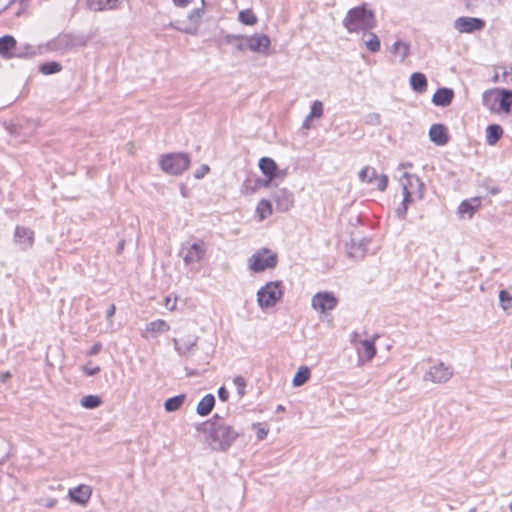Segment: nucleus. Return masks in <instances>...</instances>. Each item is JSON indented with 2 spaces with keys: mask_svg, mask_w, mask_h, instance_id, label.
Instances as JSON below:
<instances>
[{
  "mask_svg": "<svg viewBox=\"0 0 512 512\" xmlns=\"http://www.w3.org/2000/svg\"><path fill=\"white\" fill-rule=\"evenodd\" d=\"M198 430L207 435L209 446L215 451L228 450L239 436V433L219 414H214L209 420L203 422Z\"/></svg>",
  "mask_w": 512,
  "mask_h": 512,
  "instance_id": "f257e3e1",
  "label": "nucleus"
},
{
  "mask_svg": "<svg viewBox=\"0 0 512 512\" xmlns=\"http://www.w3.org/2000/svg\"><path fill=\"white\" fill-rule=\"evenodd\" d=\"M376 25L375 14L367 7V4L349 9L343 19V26L349 33L370 31L375 28Z\"/></svg>",
  "mask_w": 512,
  "mask_h": 512,
  "instance_id": "f03ea898",
  "label": "nucleus"
},
{
  "mask_svg": "<svg viewBox=\"0 0 512 512\" xmlns=\"http://www.w3.org/2000/svg\"><path fill=\"white\" fill-rule=\"evenodd\" d=\"M89 37L84 34L60 33L57 37L47 42L50 51L66 52L76 47L87 45Z\"/></svg>",
  "mask_w": 512,
  "mask_h": 512,
  "instance_id": "7ed1b4c3",
  "label": "nucleus"
},
{
  "mask_svg": "<svg viewBox=\"0 0 512 512\" xmlns=\"http://www.w3.org/2000/svg\"><path fill=\"white\" fill-rule=\"evenodd\" d=\"M197 340V337L183 341L173 339L174 348L180 356L185 357L187 360H194L195 362H197L198 365L207 366L210 361V355L208 353L199 355L196 358V352L198 349Z\"/></svg>",
  "mask_w": 512,
  "mask_h": 512,
  "instance_id": "20e7f679",
  "label": "nucleus"
},
{
  "mask_svg": "<svg viewBox=\"0 0 512 512\" xmlns=\"http://www.w3.org/2000/svg\"><path fill=\"white\" fill-rule=\"evenodd\" d=\"M161 168L168 174L180 175L188 169L190 156L187 153H171L162 157Z\"/></svg>",
  "mask_w": 512,
  "mask_h": 512,
  "instance_id": "39448f33",
  "label": "nucleus"
},
{
  "mask_svg": "<svg viewBox=\"0 0 512 512\" xmlns=\"http://www.w3.org/2000/svg\"><path fill=\"white\" fill-rule=\"evenodd\" d=\"M281 282L272 281L261 287L257 292L258 305L264 308L273 307L281 298Z\"/></svg>",
  "mask_w": 512,
  "mask_h": 512,
  "instance_id": "423d86ee",
  "label": "nucleus"
},
{
  "mask_svg": "<svg viewBox=\"0 0 512 512\" xmlns=\"http://www.w3.org/2000/svg\"><path fill=\"white\" fill-rule=\"evenodd\" d=\"M277 262V254L265 248L257 251L249 258V267L252 271L258 273L266 269L275 268Z\"/></svg>",
  "mask_w": 512,
  "mask_h": 512,
  "instance_id": "0eeeda50",
  "label": "nucleus"
},
{
  "mask_svg": "<svg viewBox=\"0 0 512 512\" xmlns=\"http://www.w3.org/2000/svg\"><path fill=\"white\" fill-rule=\"evenodd\" d=\"M403 193L408 192L409 196L416 195L419 199L424 196V184L420 178L415 174L404 172L400 178Z\"/></svg>",
  "mask_w": 512,
  "mask_h": 512,
  "instance_id": "6e6552de",
  "label": "nucleus"
},
{
  "mask_svg": "<svg viewBox=\"0 0 512 512\" xmlns=\"http://www.w3.org/2000/svg\"><path fill=\"white\" fill-rule=\"evenodd\" d=\"M453 376V369L443 362H439L429 368L424 375V380L433 383H446Z\"/></svg>",
  "mask_w": 512,
  "mask_h": 512,
  "instance_id": "1a4fd4ad",
  "label": "nucleus"
},
{
  "mask_svg": "<svg viewBox=\"0 0 512 512\" xmlns=\"http://www.w3.org/2000/svg\"><path fill=\"white\" fill-rule=\"evenodd\" d=\"M33 54V51L23 52L17 49V42L11 35H4L0 37V55L5 58L24 57Z\"/></svg>",
  "mask_w": 512,
  "mask_h": 512,
  "instance_id": "9d476101",
  "label": "nucleus"
},
{
  "mask_svg": "<svg viewBox=\"0 0 512 512\" xmlns=\"http://www.w3.org/2000/svg\"><path fill=\"white\" fill-rule=\"evenodd\" d=\"M484 26L485 21L475 17H459L454 21V28L460 33H473Z\"/></svg>",
  "mask_w": 512,
  "mask_h": 512,
  "instance_id": "9b49d317",
  "label": "nucleus"
},
{
  "mask_svg": "<svg viewBox=\"0 0 512 512\" xmlns=\"http://www.w3.org/2000/svg\"><path fill=\"white\" fill-rule=\"evenodd\" d=\"M271 41L266 34L246 36L247 49L252 52L267 54Z\"/></svg>",
  "mask_w": 512,
  "mask_h": 512,
  "instance_id": "f8f14e48",
  "label": "nucleus"
},
{
  "mask_svg": "<svg viewBox=\"0 0 512 512\" xmlns=\"http://www.w3.org/2000/svg\"><path fill=\"white\" fill-rule=\"evenodd\" d=\"M14 242L18 244L24 251L30 249L34 243L33 230L24 226H16L14 232Z\"/></svg>",
  "mask_w": 512,
  "mask_h": 512,
  "instance_id": "ddd939ff",
  "label": "nucleus"
},
{
  "mask_svg": "<svg viewBox=\"0 0 512 512\" xmlns=\"http://www.w3.org/2000/svg\"><path fill=\"white\" fill-rule=\"evenodd\" d=\"M206 254V248L203 241L194 242L187 249L186 254L183 256V261L186 265L200 262Z\"/></svg>",
  "mask_w": 512,
  "mask_h": 512,
  "instance_id": "4468645a",
  "label": "nucleus"
},
{
  "mask_svg": "<svg viewBox=\"0 0 512 512\" xmlns=\"http://www.w3.org/2000/svg\"><path fill=\"white\" fill-rule=\"evenodd\" d=\"M273 199L276 203L277 210L286 212L293 205V195L288 190L282 188L274 192Z\"/></svg>",
  "mask_w": 512,
  "mask_h": 512,
  "instance_id": "2eb2a0df",
  "label": "nucleus"
},
{
  "mask_svg": "<svg viewBox=\"0 0 512 512\" xmlns=\"http://www.w3.org/2000/svg\"><path fill=\"white\" fill-rule=\"evenodd\" d=\"M68 494L72 502L85 505L91 497L92 489L89 485L81 484L70 489Z\"/></svg>",
  "mask_w": 512,
  "mask_h": 512,
  "instance_id": "dca6fc26",
  "label": "nucleus"
},
{
  "mask_svg": "<svg viewBox=\"0 0 512 512\" xmlns=\"http://www.w3.org/2000/svg\"><path fill=\"white\" fill-rule=\"evenodd\" d=\"M480 206V197H473L467 200H463L458 207V214L461 217L471 218Z\"/></svg>",
  "mask_w": 512,
  "mask_h": 512,
  "instance_id": "f3484780",
  "label": "nucleus"
},
{
  "mask_svg": "<svg viewBox=\"0 0 512 512\" xmlns=\"http://www.w3.org/2000/svg\"><path fill=\"white\" fill-rule=\"evenodd\" d=\"M429 138L438 146L445 145L449 140L447 128L443 124H433L429 129Z\"/></svg>",
  "mask_w": 512,
  "mask_h": 512,
  "instance_id": "a211bd4d",
  "label": "nucleus"
},
{
  "mask_svg": "<svg viewBox=\"0 0 512 512\" xmlns=\"http://www.w3.org/2000/svg\"><path fill=\"white\" fill-rule=\"evenodd\" d=\"M454 98V91L450 88L442 87L436 90L432 97V102L436 106L446 107L451 104Z\"/></svg>",
  "mask_w": 512,
  "mask_h": 512,
  "instance_id": "6ab92c4d",
  "label": "nucleus"
},
{
  "mask_svg": "<svg viewBox=\"0 0 512 512\" xmlns=\"http://www.w3.org/2000/svg\"><path fill=\"white\" fill-rule=\"evenodd\" d=\"M169 329L170 326L165 320L157 319L146 325L145 333L142 336L148 338V334H150L151 337L156 338L159 334L165 333Z\"/></svg>",
  "mask_w": 512,
  "mask_h": 512,
  "instance_id": "aec40b11",
  "label": "nucleus"
},
{
  "mask_svg": "<svg viewBox=\"0 0 512 512\" xmlns=\"http://www.w3.org/2000/svg\"><path fill=\"white\" fill-rule=\"evenodd\" d=\"M500 89L485 91L482 95L483 105L493 112H499Z\"/></svg>",
  "mask_w": 512,
  "mask_h": 512,
  "instance_id": "412c9836",
  "label": "nucleus"
},
{
  "mask_svg": "<svg viewBox=\"0 0 512 512\" xmlns=\"http://www.w3.org/2000/svg\"><path fill=\"white\" fill-rule=\"evenodd\" d=\"M123 0H87L89 9L98 12L117 9Z\"/></svg>",
  "mask_w": 512,
  "mask_h": 512,
  "instance_id": "4be33fe9",
  "label": "nucleus"
},
{
  "mask_svg": "<svg viewBox=\"0 0 512 512\" xmlns=\"http://www.w3.org/2000/svg\"><path fill=\"white\" fill-rule=\"evenodd\" d=\"M357 351L360 359L370 361L376 354V347L371 340H360Z\"/></svg>",
  "mask_w": 512,
  "mask_h": 512,
  "instance_id": "5701e85b",
  "label": "nucleus"
},
{
  "mask_svg": "<svg viewBox=\"0 0 512 512\" xmlns=\"http://www.w3.org/2000/svg\"><path fill=\"white\" fill-rule=\"evenodd\" d=\"M259 168L261 172L269 179H274L277 177L278 167L276 162L269 157H262L259 160Z\"/></svg>",
  "mask_w": 512,
  "mask_h": 512,
  "instance_id": "b1692460",
  "label": "nucleus"
},
{
  "mask_svg": "<svg viewBox=\"0 0 512 512\" xmlns=\"http://www.w3.org/2000/svg\"><path fill=\"white\" fill-rule=\"evenodd\" d=\"M390 52L402 63L410 55V44L402 40H397L392 44Z\"/></svg>",
  "mask_w": 512,
  "mask_h": 512,
  "instance_id": "393cba45",
  "label": "nucleus"
},
{
  "mask_svg": "<svg viewBox=\"0 0 512 512\" xmlns=\"http://www.w3.org/2000/svg\"><path fill=\"white\" fill-rule=\"evenodd\" d=\"M215 406V397L213 394H206L197 404L196 412L200 416H207Z\"/></svg>",
  "mask_w": 512,
  "mask_h": 512,
  "instance_id": "a878e982",
  "label": "nucleus"
},
{
  "mask_svg": "<svg viewBox=\"0 0 512 512\" xmlns=\"http://www.w3.org/2000/svg\"><path fill=\"white\" fill-rule=\"evenodd\" d=\"M362 40H363L366 48L370 52L377 53L380 51L381 42H380L379 37L375 33L369 32V31L363 32Z\"/></svg>",
  "mask_w": 512,
  "mask_h": 512,
  "instance_id": "bb28decb",
  "label": "nucleus"
},
{
  "mask_svg": "<svg viewBox=\"0 0 512 512\" xmlns=\"http://www.w3.org/2000/svg\"><path fill=\"white\" fill-rule=\"evenodd\" d=\"M410 85L415 92L423 93L427 89V78L421 72H414L410 76Z\"/></svg>",
  "mask_w": 512,
  "mask_h": 512,
  "instance_id": "cd10ccee",
  "label": "nucleus"
},
{
  "mask_svg": "<svg viewBox=\"0 0 512 512\" xmlns=\"http://www.w3.org/2000/svg\"><path fill=\"white\" fill-rule=\"evenodd\" d=\"M503 135V129L498 124H490L486 128V143L490 146L495 145Z\"/></svg>",
  "mask_w": 512,
  "mask_h": 512,
  "instance_id": "c85d7f7f",
  "label": "nucleus"
},
{
  "mask_svg": "<svg viewBox=\"0 0 512 512\" xmlns=\"http://www.w3.org/2000/svg\"><path fill=\"white\" fill-rule=\"evenodd\" d=\"M224 43L233 45L239 52H244L247 49L246 36L226 34L223 38Z\"/></svg>",
  "mask_w": 512,
  "mask_h": 512,
  "instance_id": "c756f323",
  "label": "nucleus"
},
{
  "mask_svg": "<svg viewBox=\"0 0 512 512\" xmlns=\"http://www.w3.org/2000/svg\"><path fill=\"white\" fill-rule=\"evenodd\" d=\"M512 112V90L500 89L499 112Z\"/></svg>",
  "mask_w": 512,
  "mask_h": 512,
  "instance_id": "7c9ffc66",
  "label": "nucleus"
},
{
  "mask_svg": "<svg viewBox=\"0 0 512 512\" xmlns=\"http://www.w3.org/2000/svg\"><path fill=\"white\" fill-rule=\"evenodd\" d=\"M186 399L185 394H179L174 397L168 398L164 403V408L167 412L177 411Z\"/></svg>",
  "mask_w": 512,
  "mask_h": 512,
  "instance_id": "2f4dec72",
  "label": "nucleus"
},
{
  "mask_svg": "<svg viewBox=\"0 0 512 512\" xmlns=\"http://www.w3.org/2000/svg\"><path fill=\"white\" fill-rule=\"evenodd\" d=\"M338 304V299L332 292L322 291V313L334 309Z\"/></svg>",
  "mask_w": 512,
  "mask_h": 512,
  "instance_id": "473e14b6",
  "label": "nucleus"
},
{
  "mask_svg": "<svg viewBox=\"0 0 512 512\" xmlns=\"http://www.w3.org/2000/svg\"><path fill=\"white\" fill-rule=\"evenodd\" d=\"M309 377H310V370H309V368L306 367V366H302L296 372V374H295V376L293 378L292 383H293V385L295 387L302 386L304 383L307 382Z\"/></svg>",
  "mask_w": 512,
  "mask_h": 512,
  "instance_id": "72a5a7b5",
  "label": "nucleus"
},
{
  "mask_svg": "<svg viewBox=\"0 0 512 512\" xmlns=\"http://www.w3.org/2000/svg\"><path fill=\"white\" fill-rule=\"evenodd\" d=\"M256 211L259 215L260 220L266 219L268 216L272 214V204L269 200L262 199L259 201Z\"/></svg>",
  "mask_w": 512,
  "mask_h": 512,
  "instance_id": "f704fd0d",
  "label": "nucleus"
},
{
  "mask_svg": "<svg viewBox=\"0 0 512 512\" xmlns=\"http://www.w3.org/2000/svg\"><path fill=\"white\" fill-rule=\"evenodd\" d=\"M238 20L244 25H255L258 21L256 15L251 9L241 10L238 13Z\"/></svg>",
  "mask_w": 512,
  "mask_h": 512,
  "instance_id": "c9c22d12",
  "label": "nucleus"
},
{
  "mask_svg": "<svg viewBox=\"0 0 512 512\" xmlns=\"http://www.w3.org/2000/svg\"><path fill=\"white\" fill-rule=\"evenodd\" d=\"M320 117V100H315L311 106L310 114L303 121L302 127L304 129H310L311 119Z\"/></svg>",
  "mask_w": 512,
  "mask_h": 512,
  "instance_id": "e433bc0d",
  "label": "nucleus"
},
{
  "mask_svg": "<svg viewBox=\"0 0 512 512\" xmlns=\"http://www.w3.org/2000/svg\"><path fill=\"white\" fill-rule=\"evenodd\" d=\"M62 70V65L59 62L51 61L40 65L39 71L44 75H51L58 73Z\"/></svg>",
  "mask_w": 512,
  "mask_h": 512,
  "instance_id": "4c0bfd02",
  "label": "nucleus"
},
{
  "mask_svg": "<svg viewBox=\"0 0 512 512\" xmlns=\"http://www.w3.org/2000/svg\"><path fill=\"white\" fill-rule=\"evenodd\" d=\"M413 201V198L409 196V193H403V200L398 208L395 210V214L399 219H404L408 210V205Z\"/></svg>",
  "mask_w": 512,
  "mask_h": 512,
  "instance_id": "58836bf2",
  "label": "nucleus"
},
{
  "mask_svg": "<svg viewBox=\"0 0 512 512\" xmlns=\"http://www.w3.org/2000/svg\"><path fill=\"white\" fill-rule=\"evenodd\" d=\"M80 403L86 409H95L101 405L102 400L97 395H86L81 399Z\"/></svg>",
  "mask_w": 512,
  "mask_h": 512,
  "instance_id": "ea45409f",
  "label": "nucleus"
},
{
  "mask_svg": "<svg viewBox=\"0 0 512 512\" xmlns=\"http://www.w3.org/2000/svg\"><path fill=\"white\" fill-rule=\"evenodd\" d=\"M376 175L377 172L375 168L366 166L359 172V179L364 183L373 184Z\"/></svg>",
  "mask_w": 512,
  "mask_h": 512,
  "instance_id": "a19ab883",
  "label": "nucleus"
},
{
  "mask_svg": "<svg viewBox=\"0 0 512 512\" xmlns=\"http://www.w3.org/2000/svg\"><path fill=\"white\" fill-rule=\"evenodd\" d=\"M499 301H500L501 307L505 311L512 308V296L506 290H501L499 292Z\"/></svg>",
  "mask_w": 512,
  "mask_h": 512,
  "instance_id": "79ce46f5",
  "label": "nucleus"
},
{
  "mask_svg": "<svg viewBox=\"0 0 512 512\" xmlns=\"http://www.w3.org/2000/svg\"><path fill=\"white\" fill-rule=\"evenodd\" d=\"M373 184H375L380 191H384L388 185V177L385 174H377Z\"/></svg>",
  "mask_w": 512,
  "mask_h": 512,
  "instance_id": "37998d69",
  "label": "nucleus"
},
{
  "mask_svg": "<svg viewBox=\"0 0 512 512\" xmlns=\"http://www.w3.org/2000/svg\"><path fill=\"white\" fill-rule=\"evenodd\" d=\"M364 122L367 125L378 126L381 123V117L378 113H369L364 117Z\"/></svg>",
  "mask_w": 512,
  "mask_h": 512,
  "instance_id": "c03bdc74",
  "label": "nucleus"
},
{
  "mask_svg": "<svg viewBox=\"0 0 512 512\" xmlns=\"http://www.w3.org/2000/svg\"><path fill=\"white\" fill-rule=\"evenodd\" d=\"M7 442L0 436V465H2L8 458Z\"/></svg>",
  "mask_w": 512,
  "mask_h": 512,
  "instance_id": "a18cd8bd",
  "label": "nucleus"
},
{
  "mask_svg": "<svg viewBox=\"0 0 512 512\" xmlns=\"http://www.w3.org/2000/svg\"><path fill=\"white\" fill-rule=\"evenodd\" d=\"M235 386L237 387V392L240 396L245 394L246 381L242 376H236L233 379Z\"/></svg>",
  "mask_w": 512,
  "mask_h": 512,
  "instance_id": "49530a36",
  "label": "nucleus"
},
{
  "mask_svg": "<svg viewBox=\"0 0 512 512\" xmlns=\"http://www.w3.org/2000/svg\"><path fill=\"white\" fill-rule=\"evenodd\" d=\"M83 372L88 376H94L100 372L99 366H93L92 362H88L86 365L82 368Z\"/></svg>",
  "mask_w": 512,
  "mask_h": 512,
  "instance_id": "de8ad7c7",
  "label": "nucleus"
},
{
  "mask_svg": "<svg viewBox=\"0 0 512 512\" xmlns=\"http://www.w3.org/2000/svg\"><path fill=\"white\" fill-rule=\"evenodd\" d=\"M204 14L203 8H195L188 14V19L197 22Z\"/></svg>",
  "mask_w": 512,
  "mask_h": 512,
  "instance_id": "09e8293b",
  "label": "nucleus"
},
{
  "mask_svg": "<svg viewBox=\"0 0 512 512\" xmlns=\"http://www.w3.org/2000/svg\"><path fill=\"white\" fill-rule=\"evenodd\" d=\"M326 324L328 328L334 327V318L329 311H325L322 313V325Z\"/></svg>",
  "mask_w": 512,
  "mask_h": 512,
  "instance_id": "8fccbe9b",
  "label": "nucleus"
},
{
  "mask_svg": "<svg viewBox=\"0 0 512 512\" xmlns=\"http://www.w3.org/2000/svg\"><path fill=\"white\" fill-rule=\"evenodd\" d=\"M210 171V167L206 164L201 165L194 173L195 178L201 179Z\"/></svg>",
  "mask_w": 512,
  "mask_h": 512,
  "instance_id": "3c124183",
  "label": "nucleus"
},
{
  "mask_svg": "<svg viewBox=\"0 0 512 512\" xmlns=\"http://www.w3.org/2000/svg\"><path fill=\"white\" fill-rule=\"evenodd\" d=\"M176 303H177L176 297L172 298L171 295L165 297L164 305L168 310H170V311L175 310Z\"/></svg>",
  "mask_w": 512,
  "mask_h": 512,
  "instance_id": "603ef678",
  "label": "nucleus"
},
{
  "mask_svg": "<svg viewBox=\"0 0 512 512\" xmlns=\"http://www.w3.org/2000/svg\"><path fill=\"white\" fill-rule=\"evenodd\" d=\"M218 397H219V399H220L221 401H223V402H225V401H227V400H228V398H229V392H228V390H227L224 386H222V387H220V388L218 389Z\"/></svg>",
  "mask_w": 512,
  "mask_h": 512,
  "instance_id": "864d4df0",
  "label": "nucleus"
},
{
  "mask_svg": "<svg viewBox=\"0 0 512 512\" xmlns=\"http://www.w3.org/2000/svg\"><path fill=\"white\" fill-rule=\"evenodd\" d=\"M101 348V343H95L94 345L91 346L90 350L88 351V355H97L100 352Z\"/></svg>",
  "mask_w": 512,
  "mask_h": 512,
  "instance_id": "5fc2aeb1",
  "label": "nucleus"
},
{
  "mask_svg": "<svg viewBox=\"0 0 512 512\" xmlns=\"http://www.w3.org/2000/svg\"><path fill=\"white\" fill-rule=\"evenodd\" d=\"M312 307L316 310L320 309V292H317L311 301Z\"/></svg>",
  "mask_w": 512,
  "mask_h": 512,
  "instance_id": "6e6d98bb",
  "label": "nucleus"
},
{
  "mask_svg": "<svg viewBox=\"0 0 512 512\" xmlns=\"http://www.w3.org/2000/svg\"><path fill=\"white\" fill-rule=\"evenodd\" d=\"M185 370H186L187 376H198L201 374V372H204L206 369L203 368L202 370H200V369H190V368L186 367Z\"/></svg>",
  "mask_w": 512,
  "mask_h": 512,
  "instance_id": "4d7b16f0",
  "label": "nucleus"
},
{
  "mask_svg": "<svg viewBox=\"0 0 512 512\" xmlns=\"http://www.w3.org/2000/svg\"><path fill=\"white\" fill-rule=\"evenodd\" d=\"M268 434V430L263 428V427H259L257 429V432H256V436H257V439L258 440H263Z\"/></svg>",
  "mask_w": 512,
  "mask_h": 512,
  "instance_id": "13d9d810",
  "label": "nucleus"
},
{
  "mask_svg": "<svg viewBox=\"0 0 512 512\" xmlns=\"http://www.w3.org/2000/svg\"><path fill=\"white\" fill-rule=\"evenodd\" d=\"M17 49L19 51H23V52L33 51V54L26 55L25 57H30V56H33V55L36 54L34 47L29 45V44H25V46L23 48L22 47H17Z\"/></svg>",
  "mask_w": 512,
  "mask_h": 512,
  "instance_id": "bf43d9fd",
  "label": "nucleus"
},
{
  "mask_svg": "<svg viewBox=\"0 0 512 512\" xmlns=\"http://www.w3.org/2000/svg\"><path fill=\"white\" fill-rule=\"evenodd\" d=\"M273 179H257L255 183V188L261 187V186H268Z\"/></svg>",
  "mask_w": 512,
  "mask_h": 512,
  "instance_id": "052dcab7",
  "label": "nucleus"
},
{
  "mask_svg": "<svg viewBox=\"0 0 512 512\" xmlns=\"http://www.w3.org/2000/svg\"><path fill=\"white\" fill-rule=\"evenodd\" d=\"M174 5L177 7H186L188 6L192 0H172Z\"/></svg>",
  "mask_w": 512,
  "mask_h": 512,
  "instance_id": "680f3d73",
  "label": "nucleus"
},
{
  "mask_svg": "<svg viewBox=\"0 0 512 512\" xmlns=\"http://www.w3.org/2000/svg\"><path fill=\"white\" fill-rule=\"evenodd\" d=\"M115 311H116V307H115V305H114V304H111V305L108 307L107 311H106V318H107V319L112 318V317L114 316V314H115Z\"/></svg>",
  "mask_w": 512,
  "mask_h": 512,
  "instance_id": "e2e57ef3",
  "label": "nucleus"
},
{
  "mask_svg": "<svg viewBox=\"0 0 512 512\" xmlns=\"http://www.w3.org/2000/svg\"><path fill=\"white\" fill-rule=\"evenodd\" d=\"M56 503H57V500L55 498H48L45 500L43 505L46 508H53L56 505Z\"/></svg>",
  "mask_w": 512,
  "mask_h": 512,
  "instance_id": "0e129e2a",
  "label": "nucleus"
},
{
  "mask_svg": "<svg viewBox=\"0 0 512 512\" xmlns=\"http://www.w3.org/2000/svg\"><path fill=\"white\" fill-rule=\"evenodd\" d=\"M10 377H11V373L7 371V372L3 373V374L0 376V380H1V382H3V383H4V382H6V381H7V379H9Z\"/></svg>",
  "mask_w": 512,
  "mask_h": 512,
  "instance_id": "69168bd1",
  "label": "nucleus"
},
{
  "mask_svg": "<svg viewBox=\"0 0 512 512\" xmlns=\"http://www.w3.org/2000/svg\"><path fill=\"white\" fill-rule=\"evenodd\" d=\"M357 336L358 334L356 332H354L352 335H351V342L357 347L359 346V342H357Z\"/></svg>",
  "mask_w": 512,
  "mask_h": 512,
  "instance_id": "338daca9",
  "label": "nucleus"
},
{
  "mask_svg": "<svg viewBox=\"0 0 512 512\" xmlns=\"http://www.w3.org/2000/svg\"><path fill=\"white\" fill-rule=\"evenodd\" d=\"M411 167H412V163H409V162H407V163H401V164L399 165V168H411Z\"/></svg>",
  "mask_w": 512,
  "mask_h": 512,
  "instance_id": "774afa93",
  "label": "nucleus"
}]
</instances>
